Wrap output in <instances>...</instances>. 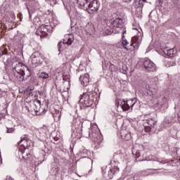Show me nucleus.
<instances>
[{
    "label": "nucleus",
    "mask_w": 180,
    "mask_h": 180,
    "mask_svg": "<svg viewBox=\"0 0 180 180\" xmlns=\"http://www.w3.org/2000/svg\"><path fill=\"white\" fill-rule=\"evenodd\" d=\"M178 63L180 65V58L179 59Z\"/></svg>",
    "instance_id": "nucleus-37"
},
{
    "label": "nucleus",
    "mask_w": 180,
    "mask_h": 180,
    "mask_svg": "<svg viewBox=\"0 0 180 180\" xmlns=\"http://www.w3.org/2000/svg\"><path fill=\"white\" fill-rule=\"evenodd\" d=\"M155 124H157V122L153 119H148L143 120V127L146 133L151 131V130H154Z\"/></svg>",
    "instance_id": "nucleus-7"
},
{
    "label": "nucleus",
    "mask_w": 180,
    "mask_h": 180,
    "mask_svg": "<svg viewBox=\"0 0 180 180\" xmlns=\"http://www.w3.org/2000/svg\"><path fill=\"white\" fill-rule=\"evenodd\" d=\"M32 143V141H29V139L26 136L21 138L20 141L18 143V146H21L26 150L27 148H29L30 147V143Z\"/></svg>",
    "instance_id": "nucleus-13"
},
{
    "label": "nucleus",
    "mask_w": 180,
    "mask_h": 180,
    "mask_svg": "<svg viewBox=\"0 0 180 180\" xmlns=\"http://www.w3.org/2000/svg\"><path fill=\"white\" fill-rule=\"evenodd\" d=\"M98 133L99 129H98V125L94 124L90 127L89 136L95 143H97L98 144L102 142V136Z\"/></svg>",
    "instance_id": "nucleus-4"
},
{
    "label": "nucleus",
    "mask_w": 180,
    "mask_h": 180,
    "mask_svg": "<svg viewBox=\"0 0 180 180\" xmlns=\"http://www.w3.org/2000/svg\"><path fill=\"white\" fill-rule=\"evenodd\" d=\"M90 1L92 0H77V4L79 5V6H81V8L85 9V6L89 4Z\"/></svg>",
    "instance_id": "nucleus-21"
},
{
    "label": "nucleus",
    "mask_w": 180,
    "mask_h": 180,
    "mask_svg": "<svg viewBox=\"0 0 180 180\" xmlns=\"http://www.w3.org/2000/svg\"><path fill=\"white\" fill-rule=\"evenodd\" d=\"M51 2V5H56L57 4V0H49Z\"/></svg>",
    "instance_id": "nucleus-29"
},
{
    "label": "nucleus",
    "mask_w": 180,
    "mask_h": 180,
    "mask_svg": "<svg viewBox=\"0 0 180 180\" xmlns=\"http://www.w3.org/2000/svg\"><path fill=\"white\" fill-rule=\"evenodd\" d=\"M139 173L141 176H148V175H153V174H154V172H153V169H151L141 170Z\"/></svg>",
    "instance_id": "nucleus-18"
},
{
    "label": "nucleus",
    "mask_w": 180,
    "mask_h": 180,
    "mask_svg": "<svg viewBox=\"0 0 180 180\" xmlns=\"http://www.w3.org/2000/svg\"><path fill=\"white\" fill-rule=\"evenodd\" d=\"M29 5H30V7H29V6L27 4H26V8L28 11L30 18V19H32V10L37 9V8H39V4H37V2L32 1L29 2ZM30 8H31V10H30Z\"/></svg>",
    "instance_id": "nucleus-16"
},
{
    "label": "nucleus",
    "mask_w": 180,
    "mask_h": 180,
    "mask_svg": "<svg viewBox=\"0 0 180 180\" xmlns=\"http://www.w3.org/2000/svg\"><path fill=\"white\" fill-rule=\"evenodd\" d=\"M12 68L17 81L22 82L25 79V68H26V65L23 63L15 60L12 63Z\"/></svg>",
    "instance_id": "nucleus-1"
},
{
    "label": "nucleus",
    "mask_w": 180,
    "mask_h": 180,
    "mask_svg": "<svg viewBox=\"0 0 180 180\" xmlns=\"http://www.w3.org/2000/svg\"><path fill=\"white\" fill-rule=\"evenodd\" d=\"M140 44H141V38H140V37H132L129 46V41H127V40H122V46L124 49H126V50H139Z\"/></svg>",
    "instance_id": "nucleus-2"
},
{
    "label": "nucleus",
    "mask_w": 180,
    "mask_h": 180,
    "mask_svg": "<svg viewBox=\"0 0 180 180\" xmlns=\"http://www.w3.org/2000/svg\"><path fill=\"white\" fill-rule=\"evenodd\" d=\"M77 131H79V133H81V132L82 131V127H80L79 128V129L77 130Z\"/></svg>",
    "instance_id": "nucleus-32"
},
{
    "label": "nucleus",
    "mask_w": 180,
    "mask_h": 180,
    "mask_svg": "<svg viewBox=\"0 0 180 180\" xmlns=\"http://www.w3.org/2000/svg\"><path fill=\"white\" fill-rule=\"evenodd\" d=\"M2 56H4V50H2V49L0 48V58L2 57Z\"/></svg>",
    "instance_id": "nucleus-31"
},
{
    "label": "nucleus",
    "mask_w": 180,
    "mask_h": 180,
    "mask_svg": "<svg viewBox=\"0 0 180 180\" xmlns=\"http://www.w3.org/2000/svg\"><path fill=\"white\" fill-rule=\"evenodd\" d=\"M120 169L119 167H114L112 169H111L109 172H108V177L110 178V179H112V178H113V176L115 175V174H117V172H119Z\"/></svg>",
    "instance_id": "nucleus-19"
},
{
    "label": "nucleus",
    "mask_w": 180,
    "mask_h": 180,
    "mask_svg": "<svg viewBox=\"0 0 180 180\" xmlns=\"http://www.w3.org/2000/svg\"><path fill=\"white\" fill-rule=\"evenodd\" d=\"M120 134L122 140H125V141H129V140H131V134L127 130H121Z\"/></svg>",
    "instance_id": "nucleus-17"
},
{
    "label": "nucleus",
    "mask_w": 180,
    "mask_h": 180,
    "mask_svg": "<svg viewBox=\"0 0 180 180\" xmlns=\"http://www.w3.org/2000/svg\"><path fill=\"white\" fill-rule=\"evenodd\" d=\"M23 109H24V110H27V112H30V110L29 109V106H24Z\"/></svg>",
    "instance_id": "nucleus-30"
},
{
    "label": "nucleus",
    "mask_w": 180,
    "mask_h": 180,
    "mask_svg": "<svg viewBox=\"0 0 180 180\" xmlns=\"http://www.w3.org/2000/svg\"><path fill=\"white\" fill-rule=\"evenodd\" d=\"M33 106L34 112H40V109H41V101L39 100L35 101Z\"/></svg>",
    "instance_id": "nucleus-20"
},
{
    "label": "nucleus",
    "mask_w": 180,
    "mask_h": 180,
    "mask_svg": "<svg viewBox=\"0 0 180 180\" xmlns=\"http://www.w3.org/2000/svg\"><path fill=\"white\" fill-rule=\"evenodd\" d=\"M72 43H74V35H72V34H66L65 36L63 41L59 42L58 44L59 51H61V46H63V44H68V46H71Z\"/></svg>",
    "instance_id": "nucleus-8"
},
{
    "label": "nucleus",
    "mask_w": 180,
    "mask_h": 180,
    "mask_svg": "<svg viewBox=\"0 0 180 180\" xmlns=\"http://www.w3.org/2000/svg\"><path fill=\"white\" fill-rule=\"evenodd\" d=\"M158 106L162 110L168 109V100L165 96H160L158 100Z\"/></svg>",
    "instance_id": "nucleus-11"
},
{
    "label": "nucleus",
    "mask_w": 180,
    "mask_h": 180,
    "mask_svg": "<svg viewBox=\"0 0 180 180\" xmlns=\"http://www.w3.org/2000/svg\"><path fill=\"white\" fill-rule=\"evenodd\" d=\"M132 154L135 155L136 158H139L141 156V152L136 146L132 149Z\"/></svg>",
    "instance_id": "nucleus-23"
},
{
    "label": "nucleus",
    "mask_w": 180,
    "mask_h": 180,
    "mask_svg": "<svg viewBox=\"0 0 180 180\" xmlns=\"http://www.w3.org/2000/svg\"><path fill=\"white\" fill-rule=\"evenodd\" d=\"M165 122L167 123V124H169V123H172V120H170L169 117H166L165 120Z\"/></svg>",
    "instance_id": "nucleus-28"
},
{
    "label": "nucleus",
    "mask_w": 180,
    "mask_h": 180,
    "mask_svg": "<svg viewBox=\"0 0 180 180\" xmlns=\"http://www.w3.org/2000/svg\"><path fill=\"white\" fill-rule=\"evenodd\" d=\"M147 0H139V2H146Z\"/></svg>",
    "instance_id": "nucleus-34"
},
{
    "label": "nucleus",
    "mask_w": 180,
    "mask_h": 180,
    "mask_svg": "<svg viewBox=\"0 0 180 180\" xmlns=\"http://www.w3.org/2000/svg\"><path fill=\"white\" fill-rule=\"evenodd\" d=\"M53 117L55 118V120H57V121L60 120V119H61V112L58 111V114L53 115Z\"/></svg>",
    "instance_id": "nucleus-26"
},
{
    "label": "nucleus",
    "mask_w": 180,
    "mask_h": 180,
    "mask_svg": "<svg viewBox=\"0 0 180 180\" xmlns=\"http://www.w3.org/2000/svg\"><path fill=\"white\" fill-rule=\"evenodd\" d=\"M19 154H21L22 155V158L24 160H28V158H30V157H32V155L30 153H25V151L20 149H19Z\"/></svg>",
    "instance_id": "nucleus-24"
},
{
    "label": "nucleus",
    "mask_w": 180,
    "mask_h": 180,
    "mask_svg": "<svg viewBox=\"0 0 180 180\" xmlns=\"http://www.w3.org/2000/svg\"><path fill=\"white\" fill-rule=\"evenodd\" d=\"M134 179H137V176L136 175L134 176Z\"/></svg>",
    "instance_id": "nucleus-36"
},
{
    "label": "nucleus",
    "mask_w": 180,
    "mask_h": 180,
    "mask_svg": "<svg viewBox=\"0 0 180 180\" xmlns=\"http://www.w3.org/2000/svg\"><path fill=\"white\" fill-rule=\"evenodd\" d=\"M32 63V64H41V61L43 58H41V56L39 52H35L32 53L31 56Z\"/></svg>",
    "instance_id": "nucleus-12"
},
{
    "label": "nucleus",
    "mask_w": 180,
    "mask_h": 180,
    "mask_svg": "<svg viewBox=\"0 0 180 180\" xmlns=\"http://www.w3.org/2000/svg\"><path fill=\"white\" fill-rule=\"evenodd\" d=\"M164 54L168 56V57H173L174 56V49H168V48H165L163 50Z\"/></svg>",
    "instance_id": "nucleus-22"
},
{
    "label": "nucleus",
    "mask_w": 180,
    "mask_h": 180,
    "mask_svg": "<svg viewBox=\"0 0 180 180\" xmlns=\"http://www.w3.org/2000/svg\"><path fill=\"white\" fill-rule=\"evenodd\" d=\"M49 27L50 26L46 25L39 26L37 30L36 34L40 36V37H46L48 34Z\"/></svg>",
    "instance_id": "nucleus-10"
},
{
    "label": "nucleus",
    "mask_w": 180,
    "mask_h": 180,
    "mask_svg": "<svg viewBox=\"0 0 180 180\" xmlns=\"http://www.w3.org/2000/svg\"><path fill=\"white\" fill-rule=\"evenodd\" d=\"M111 25L112 26V27H116L117 29H122L123 26H124L123 19L118 18L114 20L112 22Z\"/></svg>",
    "instance_id": "nucleus-14"
},
{
    "label": "nucleus",
    "mask_w": 180,
    "mask_h": 180,
    "mask_svg": "<svg viewBox=\"0 0 180 180\" xmlns=\"http://www.w3.org/2000/svg\"><path fill=\"white\" fill-rule=\"evenodd\" d=\"M143 65L148 72H154V71H157V66H155V64L148 58L145 59Z\"/></svg>",
    "instance_id": "nucleus-9"
},
{
    "label": "nucleus",
    "mask_w": 180,
    "mask_h": 180,
    "mask_svg": "<svg viewBox=\"0 0 180 180\" xmlns=\"http://www.w3.org/2000/svg\"><path fill=\"white\" fill-rule=\"evenodd\" d=\"M160 164H165V162H159Z\"/></svg>",
    "instance_id": "nucleus-35"
},
{
    "label": "nucleus",
    "mask_w": 180,
    "mask_h": 180,
    "mask_svg": "<svg viewBox=\"0 0 180 180\" xmlns=\"http://www.w3.org/2000/svg\"><path fill=\"white\" fill-rule=\"evenodd\" d=\"M79 81L83 86H88L89 85V75L88 73L82 75L79 77Z\"/></svg>",
    "instance_id": "nucleus-15"
},
{
    "label": "nucleus",
    "mask_w": 180,
    "mask_h": 180,
    "mask_svg": "<svg viewBox=\"0 0 180 180\" xmlns=\"http://www.w3.org/2000/svg\"><path fill=\"white\" fill-rule=\"evenodd\" d=\"M149 95H150V96H151V92L150 93V94H149Z\"/></svg>",
    "instance_id": "nucleus-38"
},
{
    "label": "nucleus",
    "mask_w": 180,
    "mask_h": 180,
    "mask_svg": "<svg viewBox=\"0 0 180 180\" xmlns=\"http://www.w3.org/2000/svg\"><path fill=\"white\" fill-rule=\"evenodd\" d=\"M158 1H159V2H161V1H160V0H158Z\"/></svg>",
    "instance_id": "nucleus-39"
},
{
    "label": "nucleus",
    "mask_w": 180,
    "mask_h": 180,
    "mask_svg": "<svg viewBox=\"0 0 180 180\" xmlns=\"http://www.w3.org/2000/svg\"><path fill=\"white\" fill-rule=\"evenodd\" d=\"M6 133H13V131H15V128L13 127H6Z\"/></svg>",
    "instance_id": "nucleus-27"
},
{
    "label": "nucleus",
    "mask_w": 180,
    "mask_h": 180,
    "mask_svg": "<svg viewBox=\"0 0 180 180\" xmlns=\"http://www.w3.org/2000/svg\"><path fill=\"white\" fill-rule=\"evenodd\" d=\"M124 1V2H130V1H131V0H123Z\"/></svg>",
    "instance_id": "nucleus-33"
},
{
    "label": "nucleus",
    "mask_w": 180,
    "mask_h": 180,
    "mask_svg": "<svg viewBox=\"0 0 180 180\" xmlns=\"http://www.w3.org/2000/svg\"><path fill=\"white\" fill-rule=\"evenodd\" d=\"M39 77L40 78H42L43 79H47V78H49V74H47L44 72H42L39 74Z\"/></svg>",
    "instance_id": "nucleus-25"
},
{
    "label": "nucleus",
    "mask_w": 180,
    "mask_h": 180,
    "mask_svg": "<svg viewBox=\"0 0 180 180\" xmlns=\"http://www.w3.org/2000/svg\"><path fill=\"white\" fill-rule=\"evenodd\" d=\"M117 108H120V109H122V110L126 111V110H129L130 108L133 109L134 106H136V105H139V103L137 102L136 98L130 99L127 101L120 99V100H117Z\"/></svg>",
    "instance_id": "nucleus-3"
},
{
    "label": "nucleus",
    "mask_w": 180,
    "mask_h": 180,
    "mask_svg": "<svg viewBox=\"0 0 180 180\" xmlns=\"http://www.w3.org/2000/svg\"><path fill=\"white\" fill-rule=\"evenodd\" d=\"M100 5L101 4L97 0H91V1H89V5L85 6V9L94 13V12H98Z\"/></svg>",
    "instance_id": "nucleus-6"
},
{
    "label": "nucleus",
    "mask_w": 180,
    "mask_h": 180,
    "mask_svg": "<svg viewBox=\"0 0 180 180\" xmlns=\"http://www.w3.org/2000/svg\"><path fill=\"white\" fill-rule=\"evenodd\" d=\"M81 108H89L94 103V99L91 97V93L86 92L83 94L79 99Z\"/></svg>",
    "instance_id": "nucleus-5"
}]
</instances>
